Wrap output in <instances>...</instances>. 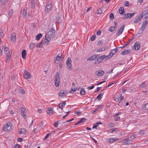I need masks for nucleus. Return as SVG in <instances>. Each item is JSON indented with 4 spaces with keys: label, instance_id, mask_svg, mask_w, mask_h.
<instances>
[{
    "label": "nucleus",
    "instance_id": "obj_1",
    "mask_svg": "<svg viewBox=\"0 0 148 148\" xmlns=\"http://www.w3.org/2000/svg\"><path fill=\"white\" fill-rule=\"evenodd\" d=\"M147 23H148V20L145 21L143 22L141 27L139 30L138 32L139 34H141L143 33V30L147 26Z\"/></svg>",
    "mask_w": 148,
    "mask_h": 148
},
{
    "label": "nucleus",
    "instance_id": "obj_2",
    "mask_svg": "<svg viewBox=\"0 0 148 148\" xmlns=\"http://www.w3.org/2000/svg\"><path fill=\"white\" fill-rule=\"evenodd\" d=\"M12 124L10 122H8L3 127V130L5 131H9L11 129Z\"/></svg>",
    "mask_w": 148,
    "mask_h": 148
},
{
    "label": "nucleus",
    "instance_id": "obj_3",
    "mask_svg": "<svg viewBox=\"0 0 148 148\" xmlns=\"http://www.w3.org/2000/svg\"><path fill=\"white\" fill-rule=\"evenodd\" d=\"M136 14V12H134L132 13H127L126 14L125 16H124L123 18L124 19H126L127 18H130Z\"/></svg>",
    "mask_w": 148,
    "mask_h": 148
},
{
    "label": "nucleus",
    "instance_id": "obj_4",
    "mask_svg": "<svg viewBox=\"0 0 148 148\" xmlns=\"http://www.w3.org/2000/svg\"><path fill=\"white\" fill-rule=\"evenodd\" d=\"M25 74L24 75V77L25 79H29L31 77V74L28 72L27 71L25 70Z\"/></svg>",
    "mask_w": 148,
    "mask_h": 148
},
{
    "label": "nucleus",
    "instance_id": "obj_5",
    "mask_svg": "<svg viewBox=\"0 0 148 148\" xmlns=\"http://www.w3.org/2000/svg\"><path fill=\"white\" fill-rule=\"evenodd\" d=\"M55 33V30L53 28H51L48 32V35L50 37L53 36Z\"/></svg>",
    "mask_w": 148,
    "mask_h": 148
},
{
    "label": "nucleus",
    "instance_id": "obj_6",
    "mask_svg": "<svg viewBox=\"0 0 148 148\" xmlns=\"http://www.w3.org/2000/svg\"><path fill=\"white\" fill-rule=\"evenodd\" d=\"M125 26V25H122L119 29L118 32L116 33V35H117V36H119L122 34V32L123 31Z\"/></svg>",
    "mask_w": 148,
    "mask_h": 148
},
{
    "label": "nucleus",
    "instance_id": "obj_7",
    "mask_svg": "<svg viewBox=\"0 0 148 148\" xmlns=\"http://www.w3.org/2000/svg\"><path fill=\"white\" fill-rule=\"evenodd\" d=\"M134 47L135 50L136 51L138 50L140 47V42L138 41L136 42L134 44Z\"/></svg>",
    "mask_w": 148,
    "mask_h": 148
},
{
    "label": "nucleus",
    "instance_id": "obj_8",
    "mask_svg": "<svg viewBox=\"0 0 148 148\" xmlns=\"http://www.w3.org/2000/svg\"><path fill=\"white\" fill-rule=\"evenodd\" d=\"M98 55L95 54L89 57L87 59V61L88 60H96L97 59Z\"/></svg>",
    "mask_w": 148,
    "mask_h": 148
},
{
    "label": "nucleus",
    "instance_id": "obj_9",
    "mask_svg": "<svg viewBox=\"0 0 148 148\" xmlns=\"http://www.w3.org/2000/svg\"><path fill=\"white\" fill-rule=\"evenodd\" d=\"M104 73V71L101 70L99 71H97L96 72V74L97 76L100 77L102 76Z\"/></svg>",
    "mask_w": 148,
    "mask_h": 148
},
{
    "label": "nucleus",
    "instance_id": "obj_10",
    "mask_svg": "<svg viewBox=\"0 0 148 148\" xmlns=\"http://www.w3.org/2000/svg\"><path fill=\"white\" fill-rule=\"evenodd\" d=\"M52 7V5L51 4H48L46 6V7L45 10L47 12H49L50 10H51V8Z\"/></svg>",
    "mask_w": 148,
    "mask_h": 148
},
{
    "label": "nucleus",
    "instance_id": "obj_11",
    "mask_svg": "<svg viewBox=\"0 0 148 148\" xmlns=\"http://www.w3.org/2000/svg\"><path fill=\"white\" fill-rule=\"evenodd\" d=\"M62 16L61 15H59L56 17V20L57 21L58 23V24H60L62 22Z\"/></svg>",
    "mask_w": 148,
    "mask_h": 148
},
{
    "label": "nucleus",
    "instance_id": "obj_12",
    "mask_svg": "<svg viewBox=\"0 0 148 148\" xmlns=\"http://www.w3.org/2000/svg\"><path fill=\"white\" fill-rule=\"evenodd\" d=\"M67 94L66 92L65 91H64L63 90H60L59 93V95L61 97H63L65 95Z\"/></svg>",
    "mask_w": 148,
    "mask_h": 148
},
{
    "label": "nucleus",
    "instance_id": "obj_13",
    "mask_svg": "<svg viewBox=\"0 0 148 148\" xmlns=\"http://www.w3.org/2000/svg\"><path fill=\"white\" fill-rule=\"evenodd\" d=\"M141 14H142V17H143V15H144V16H145V18H148V10H147V11L145 10L143 11Z\"/></svg>",
    "mask_w": 148,
    "mask_h": 148
},
{
    "label": "nucleus",
    "instance_id": "obj_14",
    "mask_svg": "<svg viewBox=\"0 0 148 148\" xmlns=\"http://www.w3.org/2000/svg\"><path fill=\"white\" fill-rule=\"evenodd\" d=\"M118 138H108L107 140V142H109L110 143H112L115 141H117L118 140Z\"/></svg>",
    "mask_w": 148,
    "mask_h": 148
},
{
    "label": "nucleus",
    "instance_id": "obj_15",
    "mask_svg": "<svg viewBox=\"0 0 148 148\" xmlns=\"http://www.w3.org/2000/svg\"><path fill=\"white\" fill-rule=\"evenodd\" d=\"M53 108H48V110L47 111V114L51 115L53 114Z\"/></svg>",
    "mask_w": 148,
    "mask_h": 148
},
{
    "label": "nucleus",
    "instance_id": "obj_16",
    "mask_svg": "<svg viewBox=\"0 0 148 148\" xmlns=\"http://www.w3.org/2000/svg\"><path fill=\"white\" fill-rule=\"evenodd\" d=\"M142 18V15L140 14V15L138 17V18L134 21V23H137L139 22Z\"/></svg>",
    "mask_w": 148,
    "mask_h": 148
},
{
    "label": "nucleus",
    "instance_id": "obj_17",
    "mask_svg": "<svg viewBox=\"0 0 148 148\" xmlns=\"http://www.w3.org/2000/svg\"><path fill=\"white\" fill-rule=\"evenodd\" d=\"M50 37L47 34L45 35L44 41L45 42H48L51 39Z\"/></svg>",
    "mask_w": 148,
    "mask_h": 148
},
{
    "label": "nucleus",
    "instance_id": "obj_18",
    "mask_svg": "<svg viewBox=\"0 0 148 148\" xmlns=\"http://www.w3.org/2000/svg\"><path fill=\"white\" fill-rule=\"evenodd\" d=\"M21 54L22 58L23 59H25L26 58V51L24 49L23 50Z\"/></svg>",
    "mask_w": 148,
    "mask_h": 148
},
{
    "label": "nucleus",
    "instance_id": "obj_19",
    "mask_svg": "<svg viewBox=\"0 0 148 148\" xmlns=\"http://www.w3.org/2000/svg\"><path fill=\"white\" fill-rule=\"evenodd\" d=\"M60 82V79H55V84L56 87H58L59 86Z\"/></svg>",
    "mask_w": 148,
    "mask_h": 148
},
{
    "label": "nucleus",
    "instance_id": "obj_20",
    "mask_svg": "<svg viewBox=\"0 0 148 148\" xmlns=\"http://www.w3.org/2000/svg\"><path fill=\"white\" fill-rule=\"evenodd\" d=\"M80 89L81 90L80 91V93L81 95H84L85 94V92L84 88H79L78 89V90H79V89Z\"/></svg>",
    "mask_w": 148,
    "mask_h": 148
},
{
    "label": "nucleus",
    "instance_id": "obj_21",
    "mask_svg": "<svg viewBox=\"0 0 148 148\" xmlns=\"http://www.w3.org/2000/svg\"><path fill=\"white\" fill-rule=\"evenodd\" d=\"M124 11V9L123 7H121L119 8V12L120 14L122 15H123Z\"/></svg>",
    "mask_w": 148,
    "mask_h": 148
},
{
    "label": "nucleus",
    "instance_id": "obj_22",
    "mask_svg": "<svg viewBox=\"0 0 148 148\" xmlns=\"http://www.w3.org/2000/svg\"><path fill=\"white\" fill-rule=\"evenodd\" d=\"M130 53L129 50H125L123 51L121 53V54L122 55H125Z\"/></svg>",
    "mask_w": 148,
    "mask_h": 148
},
{
    "label": "nucleus",
    "instance_id": "obj_23",
    "mask_svg": "<svg viewBox=\"0 0 148 148\" xmlns=\"http://www.w3.org/2000/svg\"><path fill=\"white\" fill-rule=\"evenodd\" d=\"M103 61L101 57H98L97 60V61H96L95 62V64H97L101 63Z\"/></svg>",
    "mask_w": 148,
    "mask_h": 148
},
{
    "label": "nucleus",
    "instance_id": "obj_24",
    "mask_svg": "<svg viewBox=\"0 0 148 148\" xmlns=\"http://www.w3.org/2000/svg\"><path fill=\"white\" fill-rule=\"evenodd\" d=\"M42 36V35L41 34H38L36 36V40L38 41L39 40Z\"/></svg>",
    "mask_w": 148,
    "mask_h": 148
},
{
    "label": "nucleus",
    "instance_id": "obj_25",
    "mask_svg": "<svg viewBox=\"0 0 148 148\" xmlns=\"http://www.w3.org/2000/svg\"><path fill=\"white\" fill-rule=\"evenodd\" d=\"M103 93H101L99 94L97 97V98L98 99L99 101H100L103 95Z\"/></svg>",
    "mask_w": 148,
    "mask_h": 148
},
{
    "label": "nucleus",
    "instance_id": "obj_26",
    "mask_svg": "<svg viewBox=\"0 0 148 148\" xmlns=\"http://www.w3.org/2000/svg\"><path fill=\"white\" fill-rule=\"evenodd\" d=\"M11 41H14L16 40V34L15 33H13L12 35L11 36Z\"/></svg>",
    "mask_w": 148,
    "mask_h": 148
},
{
    "label": "nucleus",
    "instance_id": "obj_27",
    "mask_svg": "<svg viewBox=\"0 0 148 148\" xmlns=\"http://www.w3.org/2000/svg\"><path fill=\"white\" fill-rule=\"evenodd\" d=\"M142 108L143 109H144L145 110L148 109V103L144 104L143 105Z\"/></svg>",
    "mask_w": 148,
    "mask_h": 148
},
{
    "label": "nucleus",
    "instance_id": "obj_28",
    "mask_svg": "<svg viewBox=\"0 0 148 148\" xmlns=\"http://www.w3.org/2000/svg\"><path fill=\"white\" fill-rule=\"evenodd\" d=\"M100 57L103 60H104L105 61L108 60L107 58L108 57H107V56L103 55L101 56Z\"/></svg>",
    "mask_w": 148,
    "mask_h": 148
},
{
    "label": "nucleus",
    "instance_id": "obj_29",
    "mask_svg": "<svg viewBox=\"0 0 148 148\" xmlns=\"http://www.w3.org/2000/svg\"><path fill=\"white\" fill-rule=\"evenodd\" d=\"M120 97H119L117 99V100L119 101V103L121 102L123 99V97L122 96L121 94L119 95Z\"/></svg>",
    "mask_w": 148,
    "mask_h": 148
},
{
    "label": "nucleus",
    "instance_id": "obj_30",
    "mask_svg": "<svg viewBox=\"0 0 148 148\" xmlns=\"http://www.w3.org/2000/svg\"><path fill=\"white\" fill-rule=\"evenodd\" d=\"M86 120V119L84 118H82L81 120L78 121V123H82L85 121Z\"/></svg>",
    "mask_w": 148,
    "mask_h": 148
},
{
    "label": "nucleus",
    "instance_id": "obj_31",
    "mask_svg": "<svg viewBox=\"0 0 148 148\" xmlns=\"http://www.w3.org/2000/svg\"><path fill=\"white\" fill-rule=\"evenodd\" d=\"M67 67L68 69L71 70L72 69L71 63L66 64Z\"/></svg>",
    "mask_w": 148,
    "mask_h": 148
},
{
    "label": "nucleus",
    "instance_id": "obj_32",
    "mask_svg": "<svg viewBox=\"0 0 148 148\" xmlns=\"http://www.w3.org/2000/svg\"><path fill=\"white\" fill-rule=\"evenodd\" d=\"M137 36V34H136L135 35H133L132 38L130 39L129 41L127 42L126 43H128V45L130 42L132 41Z\"/></svg>",
    "mask_w": 148,
    "mask_h": 148
},
{
    "label": "nucleus",
    "instance_id": "obj_33",
    "mask_svg": "<svg viewBox=\"0 0 148 148\" xmlns=\"http://www.w3.org/2000/svg\"><path fill=\"white\" fill-rule=\"evenodd\" d=\"M26 131V130L25 129L22 128L21 129V130L19 132V134H21L24 133Z\"/></svg>",
    "mask_w": 148,
    "mask_h": 148
},
{
    "label": "nucleus",
    "instance_id": "obj_34",
    "mask_svg": "<svg viewBox=\"0 0 148 148\" xmlns=\"http://www.w3.org/2000/svg\"><path fill=\"white\" fill-rule=\"evenodd\" d=\"M44 42H43L42 41L40 42V43H39L37 45V47H42L43 44Z\"/></svg>",
    "mask_w": 148,
    "mask_h": 148
},
{
    "label": "nucleus",
    "instance_id": "obj_35",
    "mask_svg": "<svg viewBox=\"0 0 148 148\" xmlns=\"http://www.w3.org/2000/svg\"><path fill=\"white\" fill-rule=\"evenodd\" d=\"M31 8H34L35 7V3L33 1H31Z\"/></svg>",
    "mask_w": 148,
    "mask_h": 148
},
{
    "label": "nucleus",
    "instance_id": "obj_36",
    "mask_svg": "<svg viewBox=\"0 0 148 148\" xmlns=\"http://www.w3.org/2000/svg\"><path fill=\"white\" fill-rule=\"evenodd\" d=\"M115 27H111L109 28V31L111 32H112L114 31L115 29Z\"/></svg>",
    "mask_w": 148,
    "mask_h": 148
},
{
    "label": "nucleus",
    "instance_id": "obj_37",
    "mask_svg": "<svg viewBox=\"0 0 148 148\" xmlns=\"http://www.w3.org/2000/svg\"><path fill=\"white\" fill-rule=\"evenodd\" d=\"M59 107L60 108H61L62 110L63 107L64 106L63 104L62 103V102H61L59 104Z\"/></svg>",
    "mask_w": 148,
    "mask_h": 148
},
{
    "label": "nucleus",
    "instance_id": "obj_38",
    "mask_svg": "<svg viewBox=\"0 0 148 148\" xmlns=\"http://www.w3.org/2000/svg\"><path fill=\"white\" fill-rule=\"evenodd\" d=\"M71 63V58L69 57L68 58L66 61V64Z\"/></svg>",
    "mask_w": 148,
    "mask_h": 148
},
{
    "label": "nucleus",
    "instance_id": "obj_39",
    "mask_svg": "<svg viewBox=\"0 0 148 148\" xmlns=\"http://www.w3.org/2000/svg\"><path fill=\"white\" fill-rule=\"evenodd\" d=\"M77 90V88L72 89L71 88L69 91V92L70 93H73L74 92H75Z\"/></svg>",
    "mask_w": 148,
    "mask_h": 148
},
{
    "label": "nucleus",
    "instance_id": "obj_40",
    "mask_svg": "<svg viewBox=\"0 0 148 148\" xmlns=\"http://www.w3.org/2000/svg\"><path fill=\"white\" fill-rule=\"evenodd\" d=\"M102 13V10L101 9H99L97 10V14H101Z\"/></svg>",
    "mask_w": 148,
    "mask_h": 148
},
{
    "label": "nucleus",
    "instance_id": "obj_41",
    "mask_svg": "<svg viewBox=\"0 0 148 148\" xmlns=\"http://www.w3.org/2000/svg\"><path fill=\"white\" fill-rule=\"evenodd\" d=\"M6 54L7 56L9 58H11V55L12 53L10 52H8L7 53H5Z\"/></svg>",
    "mask_w": 148,
    "mask_h": 148
},
{
    "label": "nucleus",
    "instance_id": "obj_42",
    "mask_svg": "<svg viewBox=\"0 0 148 148\" xmlns=\"http://www.w3.org/2000/svg\"><path fill=\"white\" fill-rule=\"evenodd\" d=\"M60 79L59 75L58 72H57V73H56V74L55 79Z\"/></svg>",
    "mask_w": 148,
    "mask_h": 148
},
{
    "label": "nucleus",
    "instance_id": "obj_43",
    "mask_svg": "<svg viewBox=\"0 0 148 148\" xmlns=\"http://www.w3.org/2000/svg\"><path fill=\"white\" fill-rule=\"evenodd\" d=\"M114 17V14L112 13H110L109 15V18L110 19L112 20Z\"/></svg>",
    "mask_w": 148,
    "mask_h": 148
},
{
    "label": "nucleus",
    "instance_id": "obj_44",
    "mask_svg": "<svg viewBox=\"0 0 148 148\" xmlns=\"http://www.w3.org/2000/svg\"><path fill=\"white\" fill-rule=\"evenodd\" d=\"M19 91L22 94H24L25 93V90L23 89H20L19 90Z\"/></svg>",
    "mask_w": 148,
    "mask_h": 148
},
{
    "label": "nucleus",
    "instance_id": "obj_45",
    "mask_svg": "<svg viewBox=\"0 0 148 148\" xmlns=\"http://www.w3.org/2000/svg\"><path fill=\"white\" fill-rule=\"evenodd\" d=\"M105 50V48H103L99 49L97 51V52H101L103 51H104Z\"/></svg>",
    "mask_w": 148,
    "mask_h": 148
},
{
    "label": "nucleus",
    "instance_id": "obj_46",
    "mask_svg": "<svg viewBox=\"0 0 148 148\" xmlns=\"http://www.w3.org/2000/svg\"><path fill=\"white\" fill-rule=\"evenodd\" d=\"M110 52H111V53H112V54L113 55L116 53V50L114 49L111 50Z\"/></svg>",
    "mask_w": 148,
    "mask_h": 148
},
{
    "label": "nucleus",
    "instance_id": "obj_47",
    "mask_svg": "<svg viewBox=\"0 0 148 148\" xmlns=\"http://www.w3.org/2000/svg\"><path fill=\"white\" fill-rule=\"evenodd\" d=\"M59 124V121H57L56 122H55L54 126L55 127H57L58 126V125Z\"/></svg>",
    "mask_w": 148,
    "mask_h": 148
},
{
    "label": "nucleus",
    "instance_id": "obj_48",
    "mask_svg": "<svg viewBox=\"0 0 148 148\" xmlns=\"http://www.w3.org/2000/svg\"><path fill=\"white\" fill-rule=\"evenodd\" d=\"M51 133L50 132L49 133L47 134L45 136V138H44V140H45L47 139V138L49 137V136L51 134Z\"/></svg>",
    "mask_w": 148,
    "mask_h": 148
},
{
    "label": "nucleus",
    "instance_id": "obj_49",
    "mask_svg": "<svg viewBox=\"0 0 148 148\" xmlns=\"http://www.w3.org/2000/svg\"><path fill=\"white\" fill-rule=\"evenodd\" d=\"M26 14V10H23V17H25Z\"/></svg>",
    "mask_w": 148,
    "mask_h": 148
},
{
    "label": "nucleus",
    "instance_id": "obj_50",
    "mask_svg": "<svg viewBox=\"0 0 148 148\" xmlns=\"http://www.w3.org/2000/svg\"><path fill=\"white\" fill-rule=\"evenodd\" d=\"M4 35L3 30L2 29L0 30V37H2Z\"/></svg>",
    "mask_w": 148,
    "mask_h": 148
},
{
    "label": "nucleus",
    "instance_id": "obj_51",
    "mask_svg": "<svg viewBox=\"0 0 148 148\" xmlns=\"http://www.w3.org/2000/svg\"><path fill=\"white\" fill-rule=\"evenodd\" d=\"M103 43V41L102 40H99L97 43V45H100Z\"/></svg>",
    "mask_w": 148,
    "mask_h": 148
},
{
    "label": "nucleus",
    "instance_id": "obj_52",
    "mask_svg": "<svg viewBox=\"0 0 148 148\" xmlns=\"http://www.w3.org/2000/svg\"><path fill=\"white\" fill-rule=\"evenodd\" d=\"M13 13V10L12 9H11L9 11V15L10 16H12Z\"/></svg>",
    "mask_w": 148,
    "mask_h": 148
},
{
    "label": "nucleus",
    "instance_id": "obj_53",
    "mask_svg": "<svg viewBox=\"0 0 148 148\" xmlns=\"http://www.w3.org/2000/svg\"><path fill=\"white\" fill-rule=\"evenodd\" d=\"M113 55L112 54V53H111V52H110V53H109V55L108 56H107V57H108L107 58L108 59H110L111 57Z\"/></svg>",
    "mask_w": 148,
    "mask_h": 148
},
{
    "label": "nucleus",
    "instance_id": "obj_54",
    "mask_svg": "<svg viewBox=\"0 0 148 148\" xmlns=\"http://www.w3.org/2000/svg\"><path fill=\"white\" fill-rule=\"evenodd\" d=\"M61 59L62 60L63 59V58L62 57H58L57 56L56 57V61H59L61 60Z\"/></svg>",
    "mask_w": 148,
    "mask_h": 148
},
{
    "label": "nucleus",
    "instance_id": "obj_55",
    "mask_svg": "<svg viewBox=\"0 0 148 148\" xmlns=\"http://www.w3.org/2000/svg\"><path fill=\"white\" fill-rule=\"evenodd\" d=\"M21 115L25 119V112H21Z\"/></svg>",
    "mask_w": 148,
    "mask_h": 148
},
{
    "label": "nucleus",
    "instance_id": "obj_56",
    "mask_svg": "<svg viewBox=\"0 0 148 148\" xmlns=\"http://www.w3.org/2000/svg\"><path fill=\"white\" fill-rule=\"evenodd\" d=\"M95 37H96V36L95 35H93L92 37H91V41H94L95 39Z\"/></svg>",
    "mask_w": 148,
    "mask_h": 148
},
{
    "label": "nucleus",
    "instance_id": "obj_57",
    "mask_svg": "<svg viewBox=\"0 0 148 148\" xmlns=\"http://www.w3.org/2000/svg\"><path fill=\"white\" fill-rule=\"evenodd\" d=\"M128 45V43H126L124 46H121V47H119L118 48H121V49H123L124 48H125V47L127 46Z\"/></svg>",
    "mask_w": 148,
    "mask_h": 148
},
{
    "label": "nucleus",
    "instance_id": "obj_58",
    "mask_svg": "<svg viewBox=\"0 0 148 148\" xmlns=\"http://www.w3.org/2000/svg\"><path fill=\"white\" fill-rule=\"evenodd\" d=\"M95 86L94 85H92L91 86H88L87 88L88 90H90L92 89Z\"/></svg>",
    "mask_w": 148,
    "mask_h": 148
},
{
    "label": "nucleus",
    "instance_id": "obj_59",
    "mask_svg": "<svg viewBox=\"0 0 148 148\" xmlns=\"http://www.w3.org/2000/svg\"><path fill=\"white\" fill-rule=\"evenodd\" d=\"M34 47V45H33L32 44V43H31L29 45V48L30 49H32L33 47Z\"/></svg>",
    "mask_w": 148,
    "mask_h": 148
},
{
    "label": "nucleus",
    "instance_id": "obj_60",
    "mask_svg": "<svg viewBox=\"0 0 148 148\" xmlns=\"http://www.w3.org/2000/svg\"><path fill=\"white\" fill-rule=\"evenodd\" d=\"M130 137L131 138L133 139L135 138V135L134 134H133L132 135H130Z\"/></svg>",
    "mask_w": 148,
    "mask_h": 148
},
{
    "label": "nucleus",
    "instance_id": "obj_61",
    "mask_svg": "<svg viewBox=\"0 0 148 148\" xmlns=\"http://www.w3.org/2000/svg\"><path fill=\"white\" fill-rule=\"evenodd\" d=\"M125 4L126 6H128L129 5V2L128 1H126L125 3Z\"/></svg>",
    "mask_w": 148,
    "mask_h": 148
},
{
    "label": "nucleus",
    "instance_id": "obj_62",
    "mask_svg": "<svg viewBox=\"0 0 148 148\" xmlns=\"http://www.w3.org/2000/svg\"><path fill=\"white\" fill-rule=\"evenodd\" d=\"M121 119V118L120 117H118L117 118H116L115 119H114V121H119V120H120Z\"/></svg>",
    "mask_w": 148,
    "mask_h": 148
},
{
    "label": "nucleus",
    "instance_id": "obj_63",
    "mask_svg": "<svg viewBox=\"0 0 148 148\" xmlns=\"http://www.w3.org/2000/svg\"><path fill=\"white\" fill-rule=\"evenodd\" d=\"M129 144L128 140H127L123 142V145H126Z\"/></svg>",
    "mask_w": 148,
    "mask_h": 148
},
{
    "label": "nucleus",
    "instance_id": "obj_64",
    "mask_svg": "<svg viewBox=\"0 0 148 148\" xmlns=\"http://www.w3.org/2000/svg\"><path fill=\"white\" fill-rule=\"evenodd\" d=\"M101 32L99 30L97 31V35L98 36H99L101 35Z\"/></svg>",
    "mask_w": 148,
    "mask_h": 148
}]
</instances>
